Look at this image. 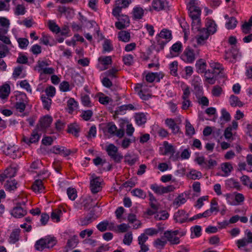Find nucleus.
<instances>
[{"label": "nucleus", "mask_w": 252, "mask_h": 252, "mask_svg": "<svg viewBox=\"0 0 252 252\" xmlns=\"http://www.w3.org/2000/svg\"><path fill=\"white\" fill-rule=\"evenodd\" d=\"M43 189L42 181L40 180L35 181L32 186V189L35 192H41Z\"/></svg>", "instance_id": "nucleus-34"}, {"label": "nucleus", "mask_w": 252, "mask_h": 252, "mask_svg": "<svg viewBox=\"0 0 252 252\" xmlns=\"http://www.w3.org/2000/svg\"><path fill=\"white\" fill-rule=\"evenodd\" d=\"M222 92V88L218 85L215 86L212 90V94L213 96L219 97L220 95Z\"/></svg>", "instance_id": "nucleus-57"}, {"label": "nucleus", "mask_w": 252, "mask_h": 252, "mask_svg": "<svg viewBox=\"0 0 252 252\" xmlns=\"http://www.w3.org/2000/svg\"><path fill=\"white\" fill-rule=\"evenodd\" d=\"M217 164V162L215 160L210 159L208 161H206L204 164V168L209 169L214 168Z\"/></svg>", "instance_id": "nucleus-61"}, {"label": "nucleus", "mask_w": 252, "mask_h": 252, "mask_svg": "<svg viewBox=\"0 0 252 252\" xmlns=\"http://www.w3.org/2000/svg\"><path fill=\"white\" fill-rule=\"evenodd\" d=\"M40 138V135L38 134L37 129L33 130L30 138L24 136L23 141L28 145L31 143H36L38 141Z\"/></svg>", "instance_id": "nucleus-20"}, {"label": "nucleus", "mask_w": 252, "mask_h": 252, "mask_svg": "<svg viewBox=\"0 0 252 252\" xmlns=\"http://www.w3.org/2000/svg\"><path fill=\"white\" fill-rule=\"evenodd\" d=\"M67 107L69 109L68 112L72 113L77 107V102L74 100V98H70L67 101Z\"/></svg>", "instance_id": "nucleus-40"}, {"label": "nucleus", "mask_w": 252, "mask_h": 252, "mask_svg": "<svg viewBox=\"0 0 252 252\" xmlns=\"http://www.w3.org/2000/svg\"><path fill=\"white\" fill-rule=\"evenodd\" d=\"M131 38L130 33L128 31H121L118 33V39L123 42H128Z\"/></svg>", "instance_id": "nucleus-22"}, {"label": "nucleus", "mask_w": 252, "mask_h": 252, "mask_svg": "<svg viewBox=\"0 0 252 252\" xmlns=\"http://www.w3.org/2000/svg\"><path fill=\"white\" fill-rule=\"evenodd\" d=\"M24 68L23 66L20 65L16 67L13 72V77L16 78L18 77L24 78L26 76V73L24 71Z\"/></svg>", "instance_id": "nucleus-29"}, {"label": "nucleus", "mask_w": 252, "mask_h": 252, "mask_svg": "<svg viewBox=\"0 0 252 252\" xmlns=\"http://www.w3.org/2000/svg\"><path fill=\"white\" fill-rule=\"evenodd\" d=\"M67 131L74 134L75 136H78V134L79 132V126L75 124H70L68 126Z\"/></svg>", "instance_id": "nucleus-43"}, {"label": "nucleus", "mask_w": 252, "mask_h": 252, "mask_svg": "<svg viewBox=\"0 0 252 252\" xmlns=\"http://www.w3.org/2000/svg\"><path fill=\"white\" fill-rule=\"evenodd\" d=\"M51 38V37L48 35L47 34L42 33V37L40 39V43L43 44L45 45H49L51 46V44H50V41Z\"/></svg>", "instance_id": "nucleus-60"}, {"label": "nucleus", "mask_w": 252, "mask_h": 252, "mask_svg": "<svg viewBox=\"0 0 252 252\" xmlns=\"http://www.w3.org/2000/svg\"><path fill=\"white\" fill-rule=\"evenodd\" d=\"M108 225V220H104L103 221L100 222L99 223H98L96 227L100 231L103 232L106 231L107 229V226Z\"/></svg>", "instance_id": "nucleus-58"}, {"label": "nucleus", "mask_w": 252, "mask_h": 252, "mask_svg": "<svg viewBox=\"0 0 252 252\" xmlns=\"http://www.w3.org/2000/svg\"><path fill=\"white\" fill-rule=\"evenodd\" d=\"M163 146L164 147V155L170 154L171 155L170 158L173 161L177 160L179 157L178 155H176V156H174V154L175 152L174 146L171 144H169L166 141L164 142Z\"/></svg>", "instance_id": "nucleus-15"}, {"label": "nucleus", "mask_w": 252, "mask_h": 252, "mask_svg": "<svg viewBox=\"0 0 252 252\" xmlns=\"http://www.w3.org/2000/svg\"><path fill=\"white\" fill-rule=\"evenodd\" d=\"M78 239L77 236H73L68 240L67 247L69 249L75 248L78 243Z\"/></svg>", "instance_id": "nucleus-51"}, {"label": "nucleus", "mask_w": 252, "mask_h": 252, "mask_svg": "<svg viewBox=\"0 0 252 252\" xmlns=\"http://www.w3.org/2000/svg\"><path fill=\"white\" fill-rule=\"evenodd\" d=\"M30 51L34 55H38L41 52V46L37 44L32 45Z\"/></svg>", "instance_id": "nucleus-64"}, {"label": "nucleus", "mask_w": 252, "mask_h": 252, "mask_svg": "<svg viewBox=\"0 0 252 252\" xmlns=\"http://www.w3.org/2000/svg\"><path fill=\"white\" fill-rule=\"evenodd\" d=\"M107 131L112 135H115L121 138L124 135L123 129H118L117 126L113 123H109L107 125Z\"/></svg>", "instance_id": "nucleus-11"}, {"label": "nucleus", "mask_w": 252, "mask_h": 252, "mask_svg": "<svg viewBox=\"0 0 252 252\" xmlns=\"http://www.w3.org/2000/svg\"><path fill=\"white\" fill-rule=\"evenodd\" d=\"M191 21L192 30L194 32H195L196 31H199L201 28L200 18L192 19H191Z\"/></svg>", "instance_id": "nucleus-41"}, {"label": "nucleus", "mask_w": 252, "mask_h": 252, "mask_svg": "<svg viewBox=\"0 0 252 252\" xmlns=\"http://www.w3.org/2000/svg\"><path fill=\"white\" fill-rule=\"evenodd\" d=\"M144 10L140 5H136L132 10V17L134 20H138L142 18L144 16Z\"/></svg>", "instance_id": "nucleus-21"}, {"label": "nucleus", "mask_w": 252, "mask_h": 252, "mask_svg": "<svg viewBox=\"0 0 252 252\" xmlns=\"http://www.w3.org/2000/svg\"><path fill=\"white\" fill-rule=\"evenodd\" d=\"M186 134L189 135L194 134L195 133L194 127L189 121H186Z\"/></svg>", "instance_id": "nucleus-56"}, {"label": "nucleus", "mask_w": 252, "mask_h": 252, "mask_svg": "<svg viewBox=\"0 0 252 252\" xmlns=\"http://www.w3.org/2000/svg\"><path fill=\"white\" fill-rule=\"evenodd\" d=\"M131 193L133 194V195L140 198L144 199L146 197V192L140 189H135L132 190Z\"/></svg>", "instance_id": "nucleus-46"}, {"label": "nucleus", "mask_w": 252, "mask_h": 252, "mask_svg": "<svg viewBox=\"0 0 252 252\" xmlns=\"http://www.w3.org/2000/svg\"><path fill=\"white\" fill-rule=\"evenodd\" d=\"M53 153L56 154H59L64 157L67 156L70 154V151L64 147H53Z\"/></svg>", "instance_id": "nucleus-27"}, {"label": "nucleus", "mask_w": 252, "mask_h": 252, "mask_svg": "<svg viewBox=\"0 0 252 252\" xmlns=\"http://www.w3.org/2000/svg\"><path fill=\"white\" fill-rule=\"evenodd\" d=\"M132 240V233L131 231H129L125 234L123 239V243L126 245L129 246L131 244Z\"/></svg>", "instance_id": "nucleus-48"}, {"label": "nucleus", "mask_w": 252, "mask_h": 252, "mask_svg": "<svg viewBox=\"0 0 252 252\" xmlns=\"http://www.w3.org/2000/svg\"><path fill=\"white\" fill-rule=\"evenodd\" d=\"M117 19L118 21L115 23V25L118 30L125 29L129 26L130 20L127 15L122 14Z\"/></svg>", "instance_id": "nucleus-8"}, {"label": "nucleus", "mask_w": 252, "mask_h": 252, "mask_svg": "<svg viewBox=\"0 0 252 252\" xmlns=\"http://www.w3.org/2000/svg\"><path fill=\"white\" fill-rule=\"evenodd\" d=\"M17 41L18 43L19 47L22 49H27L29 44V41L26 38H17Z\"/></svg>", "instance_id": "nucleus-39"}, {"label": "nucleus", "mask_w": 252, "mask_h": 252, "mask_svg": "<svg viewBox=\"0 0 252 252\" xmlns=\"http://www.w3.org/2000/svg\"><path fill=\"white\" fill-rule=\"evenodd\" d=\"M187 194L182 193L176 197L173 202L174 206L176 207L180 206L181 205L184 204L187 201Z\"/></svg>", "instance_id": "nucleus-28"}, {"label": "nucleus", "mask_w": 252, "mask_h": 252, "mask_svg": "<svg viewBox=\"0 0 252 252\" xmlns=\"http://www.w3.org/2000/svg\"><path fill=\"white\" fill-rule=\"evenodd\" d=\"M10 92V86L5 84L0 87V98L4 99L7 98Z\"/></svg>", "instance_id": "nucleus-24"}, {"label": "nucleus", "mask_w": 252, "mask_h": 252, "mask_svg": "<svg viewBox=\"0 0 252 252\" xmlns=\"http://www.w3.org/2000/svg\"><path fill=\"white\" fill-rule=\"evenodd\" d=\"M20 232L21 230L19 228L13 230L9 238V242L11 244H14L18 241Z\"/></svg>", "instance_id": "nucleus-26"}, {"label": "nucleus", "mask_w": 252, "mask_h": 252, "mask_svg": "<svg viewBox=\"0 0 252 252\" xmlns=\"http://www.w3.org/2000/svg\"><path fill=\"white\" fill-rule=\"evenodd\" d=\"M67 194L69 199L74 200L77 197L76 189L73 188H68L67 190Z\"/></svg>", "instance_id": "nucleus-59"}, {"label": "nucleus", "mask_w": 252, "mask_h": 252, "mask_svg": "<svg viewBox=\"0 0 252 252\" xmlns=\"http://www.w3.org/2000/svg\"><path fill=\"white\" fill-rule=\"evenodd\" d=\"M9 26L10 21L8 19L0 17V40L7 45L11 44L9 38L6 35L9 30Z\"/></svg>", "instance_id": "nucleus-3"}, {"label": "nucleus", "mask_w": 252, "mask_h": 252, "mask_svg": "<svg viewBox=\"0 0 252 252\" xmlns=\"http://www.w3.org/2000/svg\"><path fill=\"white\" fill-rule=\"evenodd\" d=\"M27 211L21 206V204H17L11 212V215L16 218H20L27 214Z\"/></svg>", "instance_id": "nucleus-17"}, {"label": "nucleus", "mask_w": 252, "mask_h": 252, "mask_svg": "<svg viewBox=\"0 0 252 252\" xmlns=\"http://www.w3.org/2000/svg\"><path fill=\"white\" fill-rule=\"evenodd\" d=\"M205 28L210 35L213 34L217 31V25L213 20L207 18L206 21Z\"/></svg>", "instance_id": "nucleus-18"}, {"label": "nucleus", "mask_w": 252, "mask_h": 252, "mask_svg": "<svg viewBox=\"0 0 252 252\" xmlns=\"http://www.w3.org/2000/svg\"><path fill=\"white\" fill-rule=\"evenodd\" d=\"M94 211H91L85 217L80 219V224L82 226H87L96 219Z\"/></svg>", "instance_id": "nucleus-16"}, {"label": "nucleus", "mask_w": 252, "mask_h": 252, "mask_svg": "<svg viewBox=\"0 0 252 252\" xmlns=\"http://www.w3.org/2000/svg\"><path fill=\"white\" fill-rule=\"evenodd\" d=\"M245 234L247 238H243L238 240L236 243L239 249L247 246L249 244L252 243V232L247 229L245 231Z\"/></svg>", "instance_id": "nucleus-10"}, {"label": "nucleus", "mask_w": 252, "mask_h": 252, "mask_svg": "<svg viewBox=\"0 0 252 252\" xmlns=\"http://www.w3.org/2000/svg\"><path fill=\"white\" fill-rule=\"evenodd\" d=\"M130 3V0H117L116 1V4L122 9L127 7Z\"/></svg>", "instance_id": "nucleus-53"}, {"label": "nucleus", "mask_w": 252, "mask_h": 252, "mask_svg": "<svg viewBox=\"0 0 252 252\" xmlns=\"http://www.w3.org/2000/svg\"><path fill=\"white\" fill-rule=\"evenodd\" d=\"M237 24V21L234 17H231L228 19L225 23V27L227 29H233Z\"/></svg>", "instance_id": "nucleus-37"}, {"label": "nucleus", "mask_w": 252, "mask_h": 252, "mask_svg": "<svg viewBox=\"0 0 252 252\" xmlns=\"http://www.w3.org/2000/svg\"><path fill=\"white\" fill-rule=\"evenodd\" d=\"M153 9L157 11H159L163 9L164 3L161 0H154L152 2Z\"/></svg>", "instance_id": "nucleus-45"}, {"label": "nucleus", "mask_w": 252, "mask_h": 252, "mask_svg": "<svg viewBox=\"0 0 252 252\" xmlns=\"http://www.w3.org/2000/svg\"><path fill=\"white\" fill-rule=\"evenodd\" d=\"M178 233V230L167 231L164 233V237L171 244H178L180 242L179 238L177 236Z\"/></svg>", "instance_id": "nucleus-12"}, {"label": "nucleus", "mask_w": 252, "mask_h": 252, "mask_svg": "<svg viewBox=\"0 0 252 252\" xmlns=\"http://www.w3.org/2000/svg\"><path fill=\"white\" fill-rule=\"evenodd\" d=\"M35 69L37 70L41 74L43 73L44 74H52L54 72V69L52 67L41 68V64H39L38 65L36 66Z\"/></svg>", "instance_id": "nucleus-36"}, {"label": "nucleus", "mask_w": 252, "mask_h": 252, "mask_svg": "<svg viewBox=\"0 0 252 252\" xmlns=\"http://www.w3.org/2000/svg\"><path fill=\"white\" fill-rule=\"evenodd\" d=\"M198 54L197 51H194L189 47H187L185 49L181 58L185 62L192 63L197 57Z\"/></svg>", "instance_id": "nucleus-5"}, {"label": "nucleus", "mask_w": 252, "mask_h": 252, "mask_svg": "<svg viewBox=\"0 0 252 252\" xmlns=\"http://www.w3.org/2000/svg\"><path fill=\"white\" fill-rule=\"evenodd\" d=\"M229 102L232 107H242L243 105V103L239 100V98L234 95L230 96Z\"/></svg>", "instance_id": "nucleus-33"}, {"label": "nucleus", "mask_w": 252, "mask_h": 252, "mask_svg": "<svg viewBox=\"0 0 252 252\" xmlns=\"http://www.w3.org/2000/svg\"><path fill=\"white\" fill-rule=\"evenodd\" d=\"M106 151L109 156L111 157L118 153V148L113 144H110L106 147Z\"/></svg>", "instance_id": "nucleus-47"}, {"label": "nucleus", "mask_w": 252, "mask_h": 252, "mask_svg": "<svg viewBox=\"0 0 252 252\" xmlns=\"http://www.w3.org/2000/svg\"><path fill=\"white\" fill-rule=\"evenodd\" d=\"M221 170L224 173V175L223 176H227L230 174V172L233 170V167L230 163L225 162L221 164Z\"/></svg>", "instance_id": "nucleus-31"}, {"label": "nucleus", "mask_w": 252, "mask_h": 252, "mask_svg": "<svg viewBox=\"0 0 252 252\" xmlns=\"http://www.w3.org/2000/svg\"><path fill=\"white\" fill-rule=\"evenodd\" d=\"M125 162L129 165H134L138 160V158L136 155L133 153H127L124 157Z\"/></svg>", "instance_id": "nucleus-23"}, {"label": "nucleus", "mask_w": 252, "mask_h": 252, "mask_svg": "<svg viewBox=\"0 0 252 252\" xmlns=\"http://www.w3.org/2000/svg\"><path fill=\"white\" fill-rule=\"evenodd\" d=\"M17 171V168L16 167H10L4 171L7 178H12L15 176Z\"/></svg>", "instance_id": "nucleus-49"}, {"label": "nucleus", "mask_w": 252, "mask_h": 252, "mask_svg": "<svg viewBox=\"0 0 252 252\" xmlns=\"http://www.w3.org/2000/svg\"><path fill=\"white\" fill-rule=\"evenodd\" d=\"M41 99L43 103L44 108L48 110H49L52 103V99L44 95H41Z\"/></svg>", "instance_id": "nucleus-44"}, {"label": "nucleus", "mask_w": 252, "mask_h": 252, "mask_svg": "<svg viewBox=\"0 0 252 252\" xmlns=\"http://www.w3.org/2000/svg\"><path fill=\"white\" fill-rule=\"evenodd\" d=\"M17 182L15 180L7 181L5 187L7 190L9 191L15 190L17 188Z\"/></svg>", "instance_id": "nucleus-35"}, {"label": "nucleus", "mask_w": 252, "mask_h": 252, "mask_svg": "<svg viewBox=\"0 0 252 252\" xmlns=\"http://www.w3.org/2000/svg\"><path fill=\"white\" fill-rule=\"evenodd\" d=\"M136 123L138 125H142L146 122V117L144 114L139 113L137 114L135 117Z\"/></svg>", "instance_id": "nucleus-42"}, {"label": "nucleus", "mask_w": 252, "mask_h": 252, "mask_svg": "<svg viewBox=\"0 0 252 252\" xmlns=\"http://www.w3.org/2000/svg\"><path fill=\"white\" fill-rule=\"evenodd\" d=\"M167 243V241L163 237L160 238H158L154 242V246L159 250H162L164 248L165 245Z\"/></svg>", "instance_id": "nucleus-30"}, {"label": "nucleus", "mask_w": 252, "mask_h": 252, "mask_svg": "<svg viewBox=\"0 0 252 252\" xmlns=\"http://www.w3.org/2000/svg\"><path fill=\"white\" fill-rule=\"evenodd\" d=\"M169 214L166 211H162L158 213L155 216V218L157 220H165L168 218Z\"/></svg>", "instance_id": "nucleus-52"}, {"label": "nucleus", "mask_w": 252, "mask_h": 252, "mask_svg": "<svg viewBox=\"0 0 252 252\" xmlns=\"http://www.w3.org/2000/svg\"><path fill=\"white\" fill-rule=\"evenodd\" d=\"M53 119L51 116L46 115L40 118L39 120V125H37V128L40 130H44L49 126L52 123Z\"/></svg>", "instance_id": "nucleus-14"}, {"label": "nucleus", "mask_w": 252, "mask_h": 252, "mask_svg": "<svg viewBox=\"0 0 252 252\" xmlns=\"http://www.w3.org/2000/svg\"><path fill=\"white\" fill-rule=\"evenodd\" d=\"M27 10L24 4H17L14 8V12L15 15H24Z\"/></svg>", "instance_id": "nucleus-32"}, {"label": "nucleus", "mask_w": 252, "mask_h": 252, "mask_svg": "<svg viewBox=\"0 0 252 252\" xmlns=\"http://www.w3.org/2000/svg\"><path fill=\"white\" fill-rule=\"evenodd\" d=\"M81 101L83 105L85 106L90 107L92 106L90 97L88 95L84 94L81 96Z\"/></svg>", "instance_id": "nucleus-55"}, {"label": "nucleus", "mask_w": 252, "mask_h": 252, "mask_svg": "<svg viewBox=\"0 0 252 252\" xmlns=\"http://www.w3.org/2000/svg\"><path fill=\"white\" fill-rule=\"evenodd\" d=\"M183 45L180 41H177L170 48L169 54L167 55L168 58L178 56L182 51Z\"/></svg>", "instance_id": "nucleus-9"}, {"label": "nucleus", "mask_w": 252, "mask_h": 252, "mask_svg": "<svg viewBox=\"0 0 252 252\" xmlns=\"http://www.w3.org/2000/svg\"><path fill=\"white\" fill-rule=\"evenodd\" d=\"M165 123L174 133H177L179 131V127L173 119L168 118L165 120Z\"/></svg>", "instance_id": "nucleus-25"}, {"label": "nucleus", "mask_w": 252, "mask_h": 252, "mask_svg": "<svg viewBox=\"0 0 252 252\" xmlns=\"http://www.w3.org/2000/svg\"><path fill=\"white\" fill-rule=\"evenodd\" d=\"M172 38V33L170 31L166 29L162 30L156 37L157 43L156 46V50L159 51L163 49L164 46L171 40Z\"/></svg>", "instance_id": "nucleus-1"}, {"label": "nucleus", "mask_w": 252, "mask_h": 252, "mask_svg": "<svg viewBox=\"0 0 252 252\" xmlns=\"http://www.w3.org/2000/svg\"><path fill=\"white\" fill-rule=\"evenodd\" d=\"M227 184L231 187L236 188L237 189H240L241 186L240 185V184L234 179H230L227 180Z\"/></svg>", "instance_id": "nucleus-62"}, {"label": "nucleus", "mask_w": 252, "mask_h": 252, "mask_svg": "<svg viewBox=\"0 0 252 252\" xmlns=\"http://www.w3.org/2000/svg\"><path fill=\"white\" fill-rule=\"evenodd\" d=\"M103 50L105 52H110L113 49V47L111 42L109 40H105L103 44Z\"/></svg>", "instance_id": "nucleus-63"}, {"label": "nucleus", "mask_w": 252, "mask_h": 252, "mask_svg": "<svg viewBox=\"0 0 252 252\" xmlns=\"http://www.w3.org/2000/svg\"><path fill=\"white\" fill-rule=\"evenodd\" d=\"M151 189L155 193L159 194H162L173 191L174 190L175 188L172 185L163 187L162 186H158L157 184H153L151 185Z\"/></svg>", "instance_id": "nucleus-7"}, {"label": "nucleus", "mask_w": 252, "mask_h": 252, "mask_svg": "<svg viewBox=\"0 0 252 252\" xmlns=\"http://www.w3.org/2000/svg\"><path fill=\"white\" fill-rule=\"evenodd\" d=\"M93 115V112L91 110L83 111L81 115L82 119L85 121H89L91 119Z\"/></svg>", "instance_id": "nucleus-54"}, {"label": "nucleus", "mask_w": 252, "mask_h": 252, "mask_svg": "<svg viewBox=\"0 0 252 252\" xmlns=\"http://www.w3.org/2000/svg\"><path fill=\"white\" fill-rule=\"evenodd\" d=\"M197 1L195 0H190L187 8L189 13V16L191 19L200 18L201 11L200 8L197 5Z\"/></svg>", "instance_id": "nucleus-4"}, {"label": "nucleus", "mask_w": 252, "mask_h": 252, "mask_svg": "<svg viewBox=\"0 0 252 252\" xmlns=\"http://www.w3.org/2000/svg\"><path fill=\"white\" fill-rule=\"evenodd\" d=\"M189 214L184 210H180L174 214L173 219L176 222L183 223L188 221Z\"/></svg>", "instance_id": "nucleus-13"}, {"label": "nucleus", "mask_w": 252, "mask_h": 252, "mask_svg": "<svg viewBox=\"0 0 252 252\" xmlns=\"http://www.w3.org/2000/svg\"><path fill=\"white\" fill-rule=\"evenodd\" d=\"M213 65L211 66L212 69H208V71L209 73H212L213 75L211 77L210 76V78H213V77L215 75H216L217 74H219L221 71L220 69V64H212Z\"/></svg>", "instance_id": "nucleus-38"}, {"label": "nucleus", "mask_w": 252, "mask_h": 252, "mask_svg": "<svg viewBox=\"0 0 252 252\" xmlns=\"http://www.w3.org/2000/svg\"><path fill=\"white\" fill-rule=\"evenodd\" d=\"M55 237L47 236L37 240L34 245L36 250L42 251L45 249L53 248L57 243Z\"/></svg>", "instance_id": "nucleus-2"}, {"label": "nucleus", "mask_w": 252, "mask_h": 252, "mask_svg": "<svg viewBox=\"0 0 252 252\" xmlns=\"http://www.w3.org/2000/svg\"><path fill=\"white\" fill-rule=\"evenodd\" d=\"M90 181V189L93 193H96L101 189V184L102 179L99 177H96L94 174L91 176Z\"/></svg>", "instance_id": "nucleus-6"}, {"label": "nucleus", "mask_w": 252, "mask_h": 252, "mask_svg": "<svg viewBox=\"0 0 252 252\" xmlns=\"http://www.w3.org/2000/svg\"><path fill=\"white\" fill-rule=\"evenodd\" d=\"M196 32H199L197 35V42L200 44L207 40L210 35V34L208 32L205 28H200L199 31H196Z\"/></svg>", "instance_id": "nucleus-19"}, {"label": "nucleus", "mask_w": 252, "mask_h": 252, "mask_svg": "<svg viewBox=\"0 0 252 252\" xmlns=\"http://www.w3.org/2000/svg\"><path fill=\"white\" fill-rule=\"evenodd\" d=\"M48 27L49 29L53 32L57 33L60 32V27L53 21L48 22Z\"/></svg>", "instance_id": "nucleus-50"}]
</instances>
